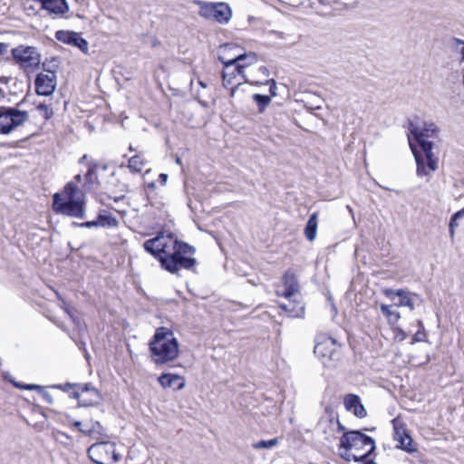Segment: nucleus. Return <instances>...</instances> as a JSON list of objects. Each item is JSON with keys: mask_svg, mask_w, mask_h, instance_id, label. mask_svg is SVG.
<instances>
[{"mask_svg": "<svg viewBox=\"0 0 464 464\" xmlns=\"http://www.w3.org/2000/svg\"><path fill=\"white\" fill-rule=\"evenodd\" d=\"M143 247L160 261L163 269L171 274H178L181 268L191 269L197 263L192 257L195 248L178 240L171 233H160L146 240Z\"/></svg>", "mask_w": 464, "mask_h": 464, "instance_id": "obj_1", "label": "nucleus"}, {"mask_svg": "<svg viewBox=\"0 0 464 464\" xmlns=\"http://www.w3.org/2000/svg\"><path fill=\"white\" fill-rule=\"evenodd\" d=\"M237 47L234 44H226L220 46L218 59L224 64L222 72V84L224 88L229 89L230 97H235L238 87L243 82L257 84L260 82L253 74L244 72V66L237 65V60L240 57L234 53V57H229L228 52L237 51Z\"/></svg>", "mask_w": 464, "mask_h": 464, "instance_id": "obj_2", "label": "nucleus"}, {"mask_svg": "<svg viewBox=\"0 0 464 464\" xmlns=\"http://www.w3.org/2000/svg\"><path fill=\"white\" fill-rule=\"evenodd\" d=\"M150 351L156 364H166L179 356V343L174 333L166 327H159L151 341Z\"/></svg>", "mask_w": 464, "mask_h": 464, "instance_id": "obj_3", "label": "nucleus"}, {"mask_svg": "<svg viewBox=\"0 0 464 464\" xmlns=\"http://www.w3.org/2000/svg\"><path fill=\"white\" fill-rule=\"evenodd\" d=\"M64 195L66 200L63 201L61 195H53V208L56 213L74 218H83L84 216V195L72 183H68L64 187Z\"/></svg>", "mask_w": 464, "mask_h": 464, "instance_id": "obj_4", "label": "nucleus"}, {"mask_svg": "<svg viewBox=\"0 0 464 464\" xmlns=\"http://www.w3.org/2000/svg\"><path fill=\"white\" fill-rule=\"evenodd\" d=\"M340 448L353 450V459L362 461L375 450V442L372 438L358 430H352L344 432L341 437Z\"/></svg>", "mask_w": 464, "mask_h": 464, "instance_id": "obj_5", "label": "nucleus"}, {"mask_svg": "<svg viewBox=\"0 0 464 464\" xmlns=\"http://www.w3.org/2000/svg\"><path fill=\"white\" fill-rule=\"evenodd\" d=\"M410 132L420 144L423 153L426 154L429 167L432 170L438 169V158L432 152L433 144L426 138L432 137L436 134L438 129L433 122H423L420 125L410 122Z\"/></svg>", "mask_w": 464, "mask_h": 464, "instance_id": "obj_6", "label": "nucleus"}, {"mask_svg": "<svg viewBox=\"0 0 464 464\" xmlns=\"http://www.w3.org/2000/svg\"><path fill=\"white\" fill-rule=\"evenodd\" d=\"M282 282L285 289L283 291L277 289V295L284 296L290 300L299 293L298 281L291 271H286L284 274ZM279 307L290 317H301L304 313V306L300 302L296 301H295V304H292L291 301H289L288 304H280Z\"/></svg>", "mask_w": 464, "mask_h": 464, "instance_id": "obj_7", "label": "nucleus"}, {"mask_svg": "<svg viewBox=\"0 0 464 464\" xmlns=\"http://www.w3.org/2000/svg\"><path fill=\"white\" fill-rule=\"evenodd\" d=\"M11 53L14 63L26 73L39 69L41 54L35 47L21 44L13 48Z\"/></svg>", "mask_w": 464, "mask_h": 464, "instance_id": "obj_8", "label": "nucleus"}, {"mask_svg": "<svg viewBox=\"0 0 464 464\" xmlns=\"http://www.w3.org/2000/svg\"><path fill=\"white\" fill-rule=\"evenodd\" d=\"M29 120L25 111L11 107H0V134L6 135Z\"/></svg>", "mask_w": 464, "mask_h": 464, "instance_id": "obj_9", "label": "nucleus"}, {"mask_svg": "<svg viewBox=\"0 0 464 464\" xmlns=\"http://www.w3.org/2000/svg\"><path fill=\"white\" fill-rule=\"evenodd\" d=\"M115 443L100 441L88 449V456L96 464H113L120 460L121 456L116 452Z\"/></svg>", "mask_w": 464, "mask_h": 464, "instance_id": "obj_10", "label": "nucleus"}, {"mask_svg": "<svg viewBox=\"0 0 464 464\" xmlns=\"http://www.w3.org/2000/svg\"><path fill=\"white\" fill-rule=\"evenodd\" d=\"M317 430L326 441L333 442L337 439L338 433L344 430V426L339 421L338 414L332 409L326 408L317 424Z\"/></svg>", "mask_w": 464, "mask_h": 464, "instance_id": "obj_11", "label": "nucleus"}, {"mask_svg": "<svg viewBox=\"0 0 464 464\" xmlns=\"http://www.w3.org/2000/svg\"><path fill=\"white\" fill-rule=\"evenodd\" d=\"M199 14L207 19H212L219 24H227L232 17L230 6L223 2H199Z\"/></svg>", "mask_w": 464, "mask_h": 464, "instance_id": "obj_12", "label": "nucleus"}, {"mask_svg": "<svg viewBox=\"0 0 464 464\" xmlns=\"http://www.w3.org/2000/svg\"><path fill=\"white\" fill-rule=\"evenodd\" d=\"M56 83V74L54 72H40L34 81L35 92L38 95L49 96L54 92Z\"/></svg>", "mask_w": 464, "mask_h": 464, "instance_id": "obj_13", "label": "nucleus"}, {"mask_svg": "<svg viewBox=\"0 0 464 464\" xmlns=\"http://www.w3.org/2000/svg\"><path fill=\"white\" fill-rule=\"evenodd\" d=\"M73 396L82 406L96 405L101 401L99 392L90 384L78 385V390L73 392Z\"/></svg>", "mask_w": 464, "mask_h": 464, "instance_id": "obj_14", "label": "nucleus"}, {"mask_svg": "<svg viewBox=\"0 0 464 464\" xmlns=\"http://www.w3.org/2000/svg\"><path fill=\"white\" fill-rule=\"evenodd\" d=\"M56 39L64 44L78 47L83 53L88 52V42L80 34L69 31H58L55 34Z\"/></svg>", "mask_w": 464, "mask_h": 464, "instance_id": "obj_15", "label": "nucleus"}, {"mask_svg": "<svg viewBox=\"0 0 464 464\" xmlns=\"http://www.w3.org/2000/svg\"><path fill=\"white\" fill-rule=\"evenodd\" d=\"M41 5L40 10L47 11L50 14L63 15L69 11L66 0H32Z\"/></svg>", "mask_w": 464, "mask_h": 464, "instance_id": "obj_16", "label": "nucleus"}, {"mask_svg": "<svg viewBox=\"0 0 464 464\" xmlns=\"http://www.w3.org/2000/svg\"><path fill=\"white\" fill-rule=\"evenodd\" d=\"M382 292L385 296L392 301L395 300V297H398V302L394 304L396 306H408L411 310L414 309L413 300L410 292L403 289L393 290L390 288L384 289Z\"/></svg>", "mask_w": 464, "mask_h": 464, "instance_id": "obj_17", "label": "nucleus"}, {"mask_svg": "<svg viewBox=\"0 0 464 464\" xmlns=\"http://www.w3.org/2000/svg\"><path fill=\"white\" fill-rule=\"evenodd\" d=\"M344 407L347 411H353L358 418H364L367 414L364 406L362 404L359 396L348 394L343 400Z\"/></svg>", "mask_w": 464, "mask_h": 464, "instance_id": "obj_18", "label": "nucleus"}, {"mask_svg": "<svg viewBox=\"0 0 464 464\" xmlns=\"http://www.w3.org/2000/svg\"><path fill=\"white\" fill-rule=\"evenodd\" d=\"M335 345V341L331 337H324L323 341H318L314 346V353L321 357L322 359L329 358L331 359L334 354V346Z\"/></svg>", "mask_w": 464, "mask_h": 464, "instance_id": "obj_19", "label": "nucleus"}, {"mask_svg": "<svg viewBox=\"0 0 464 464\" xmlns=\"http://www.w3.org/2000/svg\"><path fill=\"white\" fill-rule=\"evenodd\" d=\"M410 146L411 148L412 153L414 155L416 164H417V169L416 174L418 177H430L431 172H434L435 170H432L429 167V161L427 159L426 154L424 153L421 155L419 153L415 148L413 147L411 141L410 140Z\"/></svg>", "mask_w": 464, "mask_h": 464, "instance_id": "obj_20", "label": "nucleus"}, {"mask_svg": "<svg viewBox=\"0 0 464 464\" xmlns=\"http://www.w3.org/2000/svg\"><path fill=\"white\" fill-rule=\"evenodd\" d=\"M158 381L164 389L182 390L185 387L184 378L178 374L163 373L159 377Z\"/></svg>", "mask_w": 464, "mask_h": 464, "instance_id": "obj_21", "label": "nucleus"}, {"mask_svg": "<svg viewBox=\"0 0 464 464\" xmlns=\"http://www.w3.org/2000/svg\"><path fill=\"white\" fill-rule=\"evenodd\" d=\"M119 225L117 218L107 212L100 213L97 219L94 221H88L82 224V227H116Z\"/></svg>", "mask_w": 464, "mask_h": 464, "instance_id": "obj_22", "label": "nucleus"}, {"mask_svg": "<svg viewBox=\"0 0 464 464\" xmlns=\"http://www.w3.org/2000/svg\"><path fill=\"white\" fill-rule=\"evenodd\" d=\"M394 440L399 442L400 448L408 451H415L411 437L407 433L404 428H395L394 430Z\"/></svg>", "mask_w": 464, "mask_h": 464, "instance_id": "obj_23", "label": "nucleus"}, {"mask_svg": "<svg viewBox=\"0 0 464 464\" xmlns=\"http://www.w3.org/2000/svg\"><path fill=\"white\" fill-rule=\"evenodd\" d=\"M80 431L95 440H102L107 437L105 428L99 421H92L89 429L80 430Z\"/></svg>", "mask_w": 464, "mask_h": 464, "instance_id": "obj_24", "label": "nucleus"}, {"mask_svg": "<svg viewBox=\"0 0 464 464\" xmlns=\"http://www.w3.org/2000/svg\"><path fill=\"white\" fill-rule=\"evenodd\" d=\"M317 227L318 214L314 212L309 217V219L304 227V236L308 241L313 242L315 239L317 235Z\"/></svg>", "mask_w": 464, "mask_h": 464, "instance_id": "obj_25", "label": "nucleus"}, {"mask_svg": "<svg viewBox=\"0 0 464 464\" xmlns=\"http://www.w3.org/2000/svg\"><path fill=\"white\" fill-rule=\"evenodd\" d=\"M237 54L240 56L238 60H237V64L244 66V72H246L247 68L257 63V56L255 53Z\"/></svg>", "mask_w": 464, "mask_h": 464, "instance_id": "obj_26", "label": "nucleus"}, {"mask_svg": "<svg viewBox=\"0 0 464 464\" xmlns=\"http://www.w3.org/2000/svg\"><path fill=\"white\" fill-rule=\"evenodd\" d=\"M380 309L382 314L386 316L388 323L392 325L397 324L401 319L400 313L392 310V305L382 304L380 305Z\"/></svg>", "mask_w": 464, "mask_h": 464, "instance_id": "obj_27", "label": "nucleus"}, {"mask_svg": "<svg viewBox=\"0 0 464 464\" xmlns=\"http://www.w3.org/2000/svg\"><path fill=\"white\" fill-rule=\"evenodd\" d=\"M146 164L145 160L140 155H135L129 160L128 168L131 172H140Z\"/></svg>", "mask_w": 464, "mask_h": 464, "instance_id": "obj_28", "label": "nucleus"}, {"mask_svg": "<svg viewBox=\"0 0 464 464\" xmlns=\"http://www.w3.org/2000/svg\"><path fill=\"white\" fill-rule=\"evenodd\" d=\"M253 100L256 102L258 106V111L262 113L266 107L270 103L271 98L267 95H262V94H254Z\"/></svg>", "mask_w": 464, "mask_h": 464, "instance_id": "obj_29", "label": "nucleus"}, {"mask_svg": "<svg viewBox=\"0 0 464 464\" xmlns=\"http://www.w3.org/2000/svg\"><path fill=\"white\" fill-rule=\"evenodd\" d=\"M23 388L25 390H30V391H32V390L39 391L41 395L43 396L44 400L46 402H48L50 404L53 403V396L49 392L44 391L42 386L36 385V384H27V385L24 386Z\"/></svg>", "mask_w": 464, "mask_h": 464, "instance_id": "obj_30", "label": "nucleus"}, {"mask_svg": "<svg viewBox=\"0 0 464 464\" xmlns=\"http://www.w3.org/2000/svg\"><path fill=\"white\" fill-rule=\"evenodd\" d=\"M36 110L45 121L51 119L53 115V109L52 106L45 103H39L36 106Z\"/></svg>", "mask_w": 464, "mask_h": 464, "instance_id": "obj_31", "label": "nucleus"}, {"mask_svg": "<svg viewBox=\"0 0 464 464\" xmlns=\"http://www.w3.org/2000/svg\"><path fill=\"white\" fill-rule=\"evenodd\" d=\"M451 46L460 55V62H464V40L453 38Z\"/></svg>", "mask_w": 464, "mask_h": 464, "instance_id": "obj_32", "label": "nucleus"}, {"mask_svg": "<svg viewBox=\"0 0 464 464\" xmlns=\"http://www.w3.org/2000/svg\"><path fill=\"white\" fill-rule=\"evenodd\" d=\"M278 444V439L275 438V439H271V440H260V441H257V442H255L253 444V447L255 449H271L275 446H276Z\"/></svg>", "mask_w": 464, "mask_h": 464, "instance_id": "obj_33", "label": "nucleus"}, {"mask_svg": "<svg viewBox=\"0 0 464 464\" xmlns=\"http://www.w3.org/2000/svg\"><path fill=\"white\" fill-rule=\"evenodd\" d=\"M246 73L255 75L256 78L260 81L258 84L264 83L261 80L262 77L267 78L269 75V72L265 66H259L256 72H248Z\"/></svg>", "mask_w": 464, "mask_h": 464, "instance_id": "obj_34", "label": "nucleus"}, {"mask_svg": "<svg viewBox=\"0 0 464 464\" xmlns=\"http://www.w3.org/2000/svg\"><path fill=\"white\" fill-rule=\"evenodd\" d=\"M86 179L89 183H94L97 181L96 166H92L89 168L86 173Z\"/></svg>", "mask_w": 464, "mask_h": 464, "instance_id": "obj_35", "label": "nucleus"}, {"mask_svg": "<svg viewBox=\"0 0 464 464\" xmlns=\"http://www.w3.org/2000/svg\"><path fill=\"white\" fill-rule=\"evenodd\" d=\"M266 84H269V92H270V95L275 97L276 96V82L275 80L271 79V80H266Z\"/></svg>", "mask_w": 464, "mask_h": 464, "instance_id": "obj_36", "label": "nucleus"}, {"mask_svg": "<svg viewBox=\"0 0 464 464\" xmlns=\"http://www.w3.org/2000/svg\"><path fill=\"white\" fill-rule=\"evenodd\" d=\"M459 219V218H455V214L452 216L450 222V229L451 234H453V232H454L453 231L454 227H459V222H458Z\"/></svg>", "mask_w": 464, "mask_h": 464, "instance_id": "obj_37", "label": "nucleus"}, {"mask_svg": "<svg viewBox=\"0 0 464 464\" xmlns=\"http://www.w3.org/2000/svg\"><path fill=\"white\" fill-rule=\"evenodd\" d=\"M168 178H169L168 175L165 173L160 174L159 182L160 183L161 186H165L167 184Z\"/></svg>", "mask_w": 464, "mask_h": 464, "instance_id": "obj_38", "label": "nucleus"}, {"mask_svg": "<svg viewBox=\"0 0 464 464\" xmlns=\"http://www.w3.org/2000/svg\"><path fill=\"white\" fill-rule=\"evenodd\" d=\"M353 455H354V452L353 450H346V452L344 455H343V458L346 460L350 461L353 459Z\"/></svg>", "mask_w": 464, "mask_h": 464, "instance_id": "obj_39", "label": "nucleus"}, {"mask_svg": "<svg viewBox=\"0 0 464 464\" xmlns=\"http://www.w3.org/2000/svg\"><path fill=\"white\" fill-rule=\"evenodd\" d=\"M14 80L11 76H0V83L8 84L10 82Z\"/></svg>", "mask_w": 464, "mask_h": 464, "instance_id": "obj_40", "label": "nucleus"}, {"mask_svg": "<svg viewBox=\"0 0 464 464\" xmlns=\"http://www.w3.org/2000/svg\"><path fill=\"white\" fill-rule=\"evenodd\" d=\"M9 44L6 43H0V56L6 53Z\"/></svg>", "mask_w": 464, "mask_h": 464, "instance_id": "obj_41", "label": "nucleus"}, {"mask_svg": "<svg viewBox=\"0 0 464 464\" xmlns=\"http://www.w3.org/2000/svg\"><path fill=\"white\" fill-rule=\"evenodd\" d=\"M76 386L78 388V385L71 384L69 382L63 384V385H58L57 387L62 389L63 391H68L69 388Z\"/></svg>", "mask_w": 464, "mask_h": 464, "instance_id": "obj_42", "label": "nucleus"}, {"mask_svg": "<svg viewBox=\"0 0 464 464\" xmlns=\"http://www.w3.org/2000/svg\"><path fill=\"white\" fill-rule=\"evenodd\" d=\"M235 45L237 47V51H230V52H228V55H229L230 58L234 57V53H242L241 50H240V47L237 46V44H235Z\"/></svg>", "mask_w": 464, "mask_h": 464, "instance_id": "obj_43", "label": "nucleus"}, {"mask_svg": "<svg viewBox=\"0 0 464 464\" xmlns=\"http://www.w3.org/2000/svg\"><path fill=\"white\" fill-rule=\"evenodd\" d=\"M464 217V208L455 213L456 218H462Z\"/></svg>", "mask_w": 464, "mask_h": 464, "instance_id": "obj_44", "label": "nucleus"}, {"mask_svg": "<svg viewBox=\"0 0 464 464\" xmlns=\"http://www.w3.org/2000/svg\"><path fill=\"white\" fill-rule=\"evenodd\" d=\"M73 427L79 429L80 430H82V422L81 421H78V420H75L73 423H72Z\"/></svg>", "mask_w": 464, "mask_h": 464, "instance_id": "obj_45", "label": "nucleus"}, {"mask_svg": "<svg viewBox=\"0 0 464 464\" xmlns=\"http://www.w3.org/2000/svg\"><path fill=\"white\" fill-rule=\"evenodd\" d=\"M148 188H156V185H155V182H150L148 184Z\"/></svg>", "mask_w": 464, "mask_h": 464, "instance_id": "obj_46", "label": "nucleus"}, {"mask_svg": "<svg viewBox=\"0 0 464 464\" xmlns=\"http://www.w3.org/2000/svg\"><path fill=\"white\" fill-rule=\"evenodd\" d=\"M25 9L27 11H29V10L34 11V7L33 5L26 6Z\"/></svg>", "mask_w": 464, "mask_h": 464, "instance_id": "obj_47", "label": "nucleus"}, {"mask_svg": "<svg viewBox=\"0 0 464 464\" xmlns=\"http://www.w3.org/2000/svg\"><path fill=\"white\" fill-rule=\"evenodd\" d=\"M175 161H176V163H177V164H179V165H181V164H182L181 160H180L179 157H177V158H176V160H175Z\"/></svg>", "mask_w": 464, "mask_h": 464, "instance_id": "obj_48", "label": "nucleus"}, {"mask_svg": "<svg viewBox=\"0 0 464 464\" xmlns=\"http://www.w3.org/2000/svg\"><path fill=\"white\" fill-rule=\"evenodd\" d=\"M363 464H377V463L373 460H368V461H365Z\"/></svg>", "mask_w": 464, "mask_h": 464, "instance_id": "obj_49", "label": "nucleus"}, {"mask_svg": "<svg viewBox=\"0 0 464 464\" xmlns=\"http://www.w3.org/2000/svg\"><path fill=\"white\" fill-rule=\"evenodd\" d=\"M65 312L72 317L70 309L68 307H64Z\"/></svg>", "mask_w": 464, "mask_h": 464, "instance_id": "obj_50", "label": "nucleus"}, {"mask_svg": "<svg viewBox=\"0 0 464 464\" xmlns=\"http://www.w3.org/2000/svg\"><path fill=\"white\" fill-rule=\"evenodd\" d=\"M75 179H78V180H80V179H81V175H77V176L75 177Z\"/></svg>", "mask_w": 464, "mask_h": 464, "instance_id": "obj_51", "label": "nucleus"}, {"mask_svg": "<svg viewBox=\"0 0 464 464\" xmlns=\"http://www.w3.org/2000/svg\"><path fill=\"white\" fill-rule=\"evenodd\" d=\"M347 208L349 209V211L352 213L353 212V209L350 206H347Z\"/></svg>", "mask_w": 464, "mask_h": 464, "instance_id": "obj_52", "label": "nucleus"}, {"mask_svg": "<svg viewBox=\"0 0 464 464\" xmlns=\"http://www.w3.org/2000/svg\"><path fill=\"white\" fill-rule=\"evenodd\" d=\"M130 151H134V149H133V147H132V146H130Z\"/></svg>", "mask_w": 464, "mask_h": 464, "instance_id": "obj_53", "label": "nucleus"}]
</instances>
